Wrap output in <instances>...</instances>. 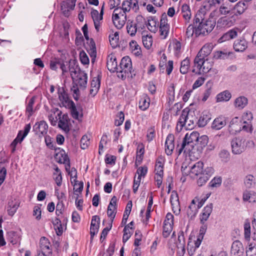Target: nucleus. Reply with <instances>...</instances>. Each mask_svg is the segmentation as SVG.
<instances>
[{
    "label": "nucleus",
    "instance_id": "obj_1",
    "mask_svg": "<svg viewBox=\"0 0 256 256\" xmlns=\"http://www.w3.org/2000/svg\"><path fill=\"white\" fill-rule=\"evenodd\" d=\"M58 96L59 106L60 107L62 106L70 109L74 118L78 120H82L83 114L82 108L80 105L77 104L76 106L74 102L70 99L68 94L63 88H58Z\"/></svg>",
    "mask_w": 256,
    "mask_h": 256
},
{
    "label": "nucleus",
    "instance_id": "obj_2",
    "mask_svg": "<svg viewBox=\"0 0 256 256\" xmlns=\"http://www.w3.org/2000/svg\"><path fill=\"white\" fill-rule=\"evenodd\" d=\"M199 133L197 132H192L190 134L187 133L182 140L180 148L178 150L179 154L183 150L184 152L191 151L194 145L197 144L198 140Z\"/></svg>",
    "mask_w": 256,
    "mask_h": 256
},
{
    "label": "nucleus",
    "instance_id": "obj_3",
    "mask_svg": "<svg viewBox=\"0 0 256 256\" xmlns=\"http://www.w3.org/2000/svg\"><path fill=\"white\" fill-rule=\"evenodd\" d=\"M212 68V64L208 62V58L194 59L192 66V72L197 74L206 73Z\"/></svg>",
    "mask_w": 256,
    "mask_h": 256
},
{
    "label": "nucleus",
    "instance_id": "obj_4",
    "mask_svg": "<svg viewBox=\"0 0 256 256\" xmlns=\"http://www.w3.org/2000/svg\"><path fill=\"white\" fill-rule=\"evenodd\" d=\"M204 164L201 161H198L196 162L188 168L186 166L184 168V166H182V171L184 174L188 175L193 178L198 176L199 175L204 173V170H203Z\"/></svg>",
    "mask_w": 256,
    "mask_h": 256
},
{
    "label": "nucleus",
    "instance_id": "obj_5",
    "mask_svg": "<svg viewBox=\"0 0 256 256\" xmlns=\"http://www.w3.org/2000/svg\"><path fill=\"white\" fill-rule=\"evenodd\" d=\"M118 68V72L121 74L120 76H118V77L120 76L122 78H125L126 76H128L130 74H132L131 59L128 56L124 57L121 60Z\"/></svg>",
    "mask_w": 256,
    "mask_h": 256
},
{
    "label": "nucleus",
    "instance_id": "obj_6",
    "mask_svg": "<svg viewBox=\"0 0 256 256\" xmlns=\"http://www.w3.org/2000/svg\"><path fill=\"white\" fill-rule=\"evenodd\" d=\"M247 142L243 137L233 138L231 142L232 152L234 154H240L244 151Z\"/></svg>",
    "mask_w": 256,
    "mask_h": 256
},
{
    "label": "nucleus",
    "instance_id": "obj_7",
    "mask_svg": "<svg viewBox=\"0 0 256 256\" xmlns=\"http://www.w3.org/2000/svg\"><path fill=\"white\" fill-rule=\"evenodd\" d=\"M56 112H58L57 115L59 120L58 126L66 132H69L70 128L68 122L70 119L68 115L67 114H64L62 116V112L59 110L58 108H54L52 110V112L54 113V114H55Z\"/></svg>",
    "mask_w": 256,
    "mask_h": 256
},
{
    "label": "nucleus",
    "instance_id": "obj_8",
    "mask_svg": "<svg viewBox=\"0 0 256 256\" xmlns=\"http://www.w3.org/2000/svg\"><path fill=\"white\" fill-rule=\"evenodd\" d=\"M214 172V170L212 167H207L204 170V173L199 175V178L197 180V184L200 186L205 184L210 179Z\"/></svg>",
    "mask_w": 256,
    "mask_h": 256
},
{
    "label": "nucleus",
    "instance_id": "obj_9",
    "mask_svg": "<svg viewBox=\"0 0 256 256\" xmlns=\"http://www.w3.org/2000/svg\"><path fill=\"white\" fill-rule=\"evenodd\" d=\"M31 128V126L30 124H27L25 126L24 128V133L22 134V136L20 138V136H17L16 138L10 144V146L11 148V152L14 153L16 152V146L18 144L21 143L24 139L25 138V137L28 135V133L29 132Z\"/></svg>",
    "mask_w": 256,
    "mask_h": 256
},
{
    "label": "nucleus",
    "instance_id": "obj_10",
    "mask_svg": "<svg viewBox=\"0 0 256 256\" xmlns=\"http://www.w3.org/2000/svg\"><path fill=\"white\" fill-rule=\"evenodd\" d=\"M244 248L242 244L239 240H236L232 244L230 253L232 256H243Z\"/></svg>",
    "mask_w": 256,
    "mask_h": 256
},
{
    "label": "nucleus",
    "instance_id": "obj_11",
    "mask_svg": "<svg viewBox=\"0 0 256 256\" xmlns=\"http://www.w3.org/2000/svg\"><path fill=\"white\" fill-rule=\"evenodd\" d=\"M116 202L117 198L116 196H114L111 198L110 202L108 207L107 214L108 217L111 219V222L115 218L116 214Z\"/></svg>",
    "mask_w": 256,
    "mask_h": 256
},
{
    "label": "nucleus",
    "instance_id": "obj_12",
    "mask_svg": "<svg viewBox=\"0 0 256 256\" xmlns=\"http://www.w3.org/2000/svg\"><path fill=\"white\" fill-rule=\"evenodd\" d=\"M76 0H66L63 1L61 4V10L66 16H69V12L72 10L76 5Z\"/></svg>",
    "mask_w": 256,
    "mask_h": 256
},
{
    "label": "nucleus",
    "instance_id": "obj_13",
    "mask_svg": "<svg viewBox=\"0 0 256 256\" xmlns=\"http://www.w3.org/2000/svg\"><path fill=\"white\" fill-rule=\"evenodd\" d=\"M212 49V46L210 44H204L198 52L194 59L199 60L200 58L206 59L211 53Z\"/></svg>",
    "mask_w": 256,
    "mask_h": 256
},
{
    "label": "nucleus",
    "instance_id": "obj_14",
    "mask_svg": "<svg viewBox=\"0 0 256 256\" xmlns=\"http://www.w3.org/2000/svg\"><path fill=\"white\" fill-rule=\"evenodd\" d=\"M170 202L174 212L176 214H178L180 212V206L178 194L176 191L172 192Z\"/></svg>",
    "mask_w": 256,
    "mask_h": 256
},
{
    "label": "nucleus",
    "instance_id": "obj_15",
    "mask_svg": "<svg viewBox=\"0 0 256 256\" xmlns=\"http://www.w3.org/2000/svg\"><path fill=\"white\" fill-rule=\"evenodd\" d=\"M68 70L73 80L76 79L80 72H84L80 70L78 65L76 64L74 60H71L69 62Z\"/></svg>",
    "mask_w": 256,
    "mask_h": 256
},
{
    "label": "nucleus",
    "instance_id": "obj_16",
    "mask_svg": "<svg viewBox=\"0 0 256 256\" xmlns=\"http://www.w3.org/2000/svg\"><path fill=\"white\" fill-rule=\"evenodd\" d=\"M174 134H169L166 137L165 142V152L167 155L172 154L174 148Z\"/></svg>",
    "mask_w": 256,
    "mask_h": 256
},
{
    "label": "nucleus",
    "instance_id": "obj_17",
    "mask_svg": "<svg viewBox=\"0 0 256 256\" xmlns=\"http://www.w3.org/2000/svg\"><path fill=\"white\" fill-rule=\"evenodd\" d=\"M130 9L133 10L134 12L137 11L139 9V7L137 6V2L136 0H124L122 4V10L123 13H126L130 10Z\"/></svg>",
    "mask_w": 256,
    "mask_h": 256
},
{
    "label": "nucleus",
    "instance_id": "obj_18",
    "mask_svg": "<svg viewBox=\"0 0 256 256\" xmlns=\"http://www.w3.org/2000/svg\"><path fill=\"white\" fill-rule=\"evenodd\" d=\"M106 66L108 70L112 72H118V67L116 62V57L112 54L108 56Z\"/></svg>",
    "mask_w": 256,
    "mask_h": 256
},
{
    "label": "nucleus",
    "instance_id": "obj_19",
    "mask_svg": "<svg viewBox=\"0 0 256 256\" xmlns=\"http://www.w3.org/2000/svg\"><path fill=\"white\" fill-rule=\"evenodd\" d=\"M240 122L238 117H234L230 122L228 130L232 134H236L241 130Z\"/></svg>",
    "mask_w": 256,
    "mask_h": 256
},
{
    "label": "nucleus",
    "instance_id": "obj_20",
    "mask_svg": "<svg viewBox=\"0 0 256 256\" xmlns=\"http://www.w3.org/2000/svg\"><path fill=\"white\" fill-rule=\"evenodd\" d=\"M226 124V118L222 116L216 118L212 124V128L216 130H219L224 127Z\"/></svg>",
    "mask_w": 256,
    "mask_h": 256
},
{
    "label": "nucleus",
    "instance_id": "obj_21",
    "mask_svg": "<svg viewBox=\"0 0 256 256\" xmlns=\"http://www.w3.org/2000/svg\"><path fill=\"white\" fill-rule=\"evenodd\" d=\"M248 4L245 1L240 0L238 2L233 8L235 11V14L238 16L242 14L248 8Z\"/></svg>",
    "mask_w": 256,
    "mask_h": 256
},
{
    "label": "nucleus",
    "instance_id": "obj_22",
    "mask_svg": "<svg viewBox=\"0 0 256 256\" xmlns=\"http://www.w3.org/2000/svg\"><path fill=\"white\" fill-rule=\"evenodd\" d=\"M100 75L98 74L96 76L94 77L92 80L90 84V94L94 96L98 92L100 88Z\"/></svg>",
    "mask_w": 256,
    "mask_h": 256
},
{
    "label": "nucleus",
    "instance_id": "obj_23",
    "mask_svg": "<svg viewBox=\"0 0 256 256\" xmlns=\"http://www.w3.org/2000/svg\"><path fill=\"white\" fill-rule=\"evenodd\" d=\"M212 204H210L206 206L200 216V222L204 224L208 218L212 210Z\"/></svg>",
    "mask_w": 256,
    "mask_h": 256
},
{
    "label": "nucleus",
    "instance_id": "obj_24",
    "mask_svg": "<svg viewBox=\"0 0 256 256\" xmlns=\"http://www.w3.org/2000/svg\"><path fill=\"white\" fill-rule=\"evenodd\" d=\"M190 116H192V113L189 112L188 110L186 109L183 110L179 118L178 125H180L182 128L186 126V124L188 123V119Z\"/></svg>",
    "mask_w": 256,
    "mask_h": 256
},
{
    "label": "nucleus",
    "instance_id": "obj_25",
    "mask_svg": "<svg viewBox=\"0 0 256 256\" xmlns=\"http://www.w3.org/2000/svg\"><path fill=\"white\" fill-rule=\"evenodd\" d=\"M248 48V42L244 38L237 40L234 43V48L236 52H244Z\"/></svg>",
    "mask_w": 256,
    "mask_h": 256
},
{
    "label": "nucleus",
    "instance_id": "obj_26",
    "mask_svg": "<svg viewBox=\"0 0 256 256\" xmlns=\"http://www.w3.org/2000/svg\"><path fill=\"white\" fill-rule=\"evenodd\" d=\"M48 126L46 122L44 120L40 121L36 123L34 126V129L36 132H40L42 135L47 133Z\"/></svg>",
    "mask_w": 256,
    "mask_h": 256
},
{
    "label": "nucleus",
    "instance_id": "obj_27",
    "mask_svg": "<svg viewBox=\"0 0 256 256\" xmlns=\"http://www.w3.org/2000/svg\"><path fill=\"white\" fill-rule=\"evenodd\" d=\"M73 80L77 82L80 88H85L87 85V74L84 72H82L80 73V74L76 77V78Z\"/></svg>",
    "mask_w": 256,
    "mask_h": 256
},
{
    "label": "nucleus",
    "instance_id": "obj_28",
    "mask_svg": "<svg viewBox=\"0 0 256 256\" xmlns=\"http://www.w3.org/2000/svg\"><path fill=\"white\" fill-rule=\"evenodd\" d=\"M20 206V202L16 200L8 202V214L9 216H12L16 212Z\"/></svg>",
    "mask_w": 256,
    "mask_h": 256
},
{
    "label": "nucleus",
    "instance_id": "obj_29",
    "mask_svg": "<svg viewBox=\"0 0 256 256\" xmlns=\"http://www.w3.org/2000/svg\"><path fill=\"white\" fill-rule=\"evenodd\" d=\"M164 160L162 156H159L157 158L155 165L154 171L156 175L164 174Z\"/></svg>",
    "mask_w": 256,
    "mask_h": 256
},
{
    "label": "nucleus",
    "instance_id": "obj_30",
    "mask_svg": "<svg viewBox=\"0 0 256 256\" xmlns=\"http://www.w3.org/2000/svg\"><path fill=\"white\" fill-rule=\"evenodd\" d=\"M232 98L231 93L228 90H224L216 96V102H228Z\"/></svg>",
    "mask_w": 256,
    "mask_h": 256
},
{
    "label": "nucleus",
    "instance_id": "obj_31",
    "mask_svg": "<svg viewBox=\"0 0 256 256\" xmlns=\"http://www.w3.org/2000/svg\"><path fill=\"white\" fill-rule=\"evenodd\" d=\"M144 146L142 143H140L138 145L137 150H136V164L138 163L140 164L143 159L144 154Z\"/></svg>",
    "mask_w": 256,
    "mask_h": 256
},
{
    "label": "nucleus",
    "instance_id": "obj_32",
    "mask_svg": "<svg viewBox=\"0 0 256 256\" xmlns=\"http://www.w3.org/2000/svg\"><path fill=\"white\" fill-rule=\"evenodd\" d=\"M210 114L208 112H203L198 122L200 127H204L210 120Z\"/></svg>",
    "mask_w": 256,
    "mask_h": 256
},
{
    "label": "nucleus",
    "instance_id": "obj_33",
    "mask_svg": "<svg viewBox=\"0 0 256 256\" xmlns=\"http://www.w3.org/2000/svg\"><path fill=\"white\" fill-rule=\"evenodd\" d=\"M142 42L144 46L148 50L150 48L152 44V38L150 34H146L144 32H142Z\"/></svg>",
    "mask_w": 256,
    "mask_h": 256
},
{
    "label": "nucleus",
    "instance_id": "obj_34",
    "mask_svg": "<svg viewBox=\"0 0 256 256\" xmlns=\"http://www.w3.org/2000/svg\"><path fill=\"white\" fill-rule=\"evenodd\" d=\"M182 14L184 18L186 23H188L191 18V12L190 6L186 4H184L182 6Z\"/></svg>",
    "mask_w": 256,
    "mask_h": 256
},
{
    "label": "nucleus",
    "instance_id": "obj_35",
    "mask_svg": "<svg viewBox=\"0 0 256 256\" xmlns=\"http://www.w3.org/2000/svg\"><path fill=\"white\" fill-rule=\"evenodd\" d=\"M150 99L146 94H143L139 101V108L142 110H146L150 106Z\"/></svg>",
    "mask_w": 256,
    "mask_h": 256
},
{
    "label": "nucleus",
    "instance_id": "obj_36",
    "mask_svg": "<svg viewBox=\"0 0 256 256\" xmlns=\"http://www.w3.org/2000/svg\"><path fill=\"white\" fill-rule=\"evenodd\" d=\"M248 104V99L244 96L237 98L234 102V106L238 109H242Z\"/></svg>",
    "mask_w": 256,
    "mask_h": 256
},
{
    "label": "nucleus",
    "instance_id": "obj_37",
    "mask_svg": "<svg viewBox=\"0 0 256 256\" xmlns=\"http://www.w3.org/2000/svg\"><path fill=\"white\" fill-rule=\"evenodd\" d=\"M232 24V20L226 16L220 18L217 22V26L220 28L229 27Z\"/></svg>",
    "mask_w": 256,
    "mask_h": 256
},
{
    "label": "nucleus",
    "instance_id": "obj_38",
    "mask_svg": "<svg viewBox=\"0 0 256 256\" xmlns=\"http://www.w3.org/2000/svg\"><path fill=\"white\" fill-rule=\"evenodd\" d=\"M202 22L206 29V32H208V34L212 30L216 24V20L212 18L204 20V21H202Z\"/></svg>",
    "mask_w": 256,
    "mask_h": 256
},
{
    "label": "nucleus",
    "instance_id": "obj_39",
    "mask_svg": "<svg viewBox=\"0 0 256 256\" xmlns=\"http://www.w3.org/2000/svg\"><path fill=\"white\" fill-rule=\"evenodd\" d=\"M130 47L132 54L136 56L142 55V50L140 46L135 40H132L130 42Z\"/></svg>",
    "mask_w": 256,
    "mask_h": 256
},
{
    "label": "nucleus",
    "instance_id": "obj_40",
    "mask_svg": "<svg viewBox=\"0 0 256 256\" xmlns=\"http://www.w3.org/2000/svg\"><path fill=\"white\" fill-rule=\"evenodd\" d=\"M132 202L129 201L126 204V208L123 215L122 220V225H125L126 224L128 217L132 210Z\"/></svg>",
    "mask_w": 256,
    "mask_h": 256
},
{
    "label": "nucleus",
    "instance_id": "obj_41",
    "mask_svg": "<svg viewBox=\"0 0 256 256\" xmlns=\"http://www.w3.org/2000/svg\"><path fill=\"white\" fill-rule=\"evenodd\" d=\"M243 200L250 202H254L256 201V193L254 191L246 192L243 194Z\"/></svg>",
    "mask_w": 256,
    "mask_h": 256
},
{
    "label": "nucleus",
    "instance_id": "obj_42",
    "mask_svg": "<svg viewBox=\"0 0 256 256\" xmlns=\"http://www.w3.org/2000/svg\"><path fill=\"white\" fill-rule=\"evenodd\" d=\"M190 68V60L188 58H186L181 62L180 72L182 74H186Z\"/></svg>",
    "mask_w": 256,
    "mask_h": 256
},
{
    "label": "nucleus",
    "instance_id": "obj_43",
    "mask_svg": "<svg viewBox=\"0 0 256 256\" xmlns=\"http://www.w3.org/2000/svg\"><path fill=\"white\" fill-rule=\"evenodd\" d=\"M53 178L56 185L58 186H60L62 185V176L60 170L58 166H56L54 168V172L53 173Z\"/></svg>",
    "mask_w": 256,
    "mask_h": 256
},
{
    "label": "nucleus",
    "instance_id": "obj_44",
    "mask_svg": "<svg viewBox=\"0 0 256 256\" xmlns=\"http://www.w3.org/2000/svg\"><path fill=\"white\" fill-rule=\"evenodd\" d=\"M8 240L12 244H16L20 241V238L18 234L13 231H10L8 232Z\"/></svg>",
    "mask_w": 256,
    "mask_h": 256
},
{
    "label": "nucleus",
    "instance_id": "obj_45",
    "mask_svg": "<svg viewBox=\"0 0 256 256\" xmlns=\"http://www.w3.org/2000/svg\"><path fill=\"white\" fill-rule=\"evenodd\" d=\"M206 29L201 22V23H200L198 26H196V37L203 36L208 34V32H206Z\"/></svg>",
    "mask_w": 256,
    "mask_h": 256
},
{
    "label": "nucleus",
    "instance_id": "obj_46",
    "mask_svg": "<svg viewBox=\"0 0 256 256\" xmlns=\"http://www.w3.org/2000/svg\"><path fill=\"white\" fill-rule=\"evenodd\" d=\"M88 52L92 58V61L93 62L96 56V50L95 42L92 39L90 40Z\"/></svg>",
    "mask_w": 256,
    "mask_h": 256
},
{
    "label": "nucleus",
    "instance_id": "obj_47",
    "mask_svg": "<svg viewBox=\"0 0 256 256\" xmlns=\"http://www.w3.org/2000/svg\"><path fill=\"white\" fill-rule=\"evenodd\" d=\"M128 33L132 36H134L137 32V28L134 22L128 20L126 24Z\"/></svg>",
    "mask_w": 256,
    "mask_h": 256
},
{
    "label": "nucleus",
    "instance_id": "obj_48",
    "mask_svg": "<svg viewBox=\"0 0 256 256\" xmlns=\"http://www.w3.org/2000/svg\"><path fill=\"white\" fill-rule=\"evenodd\" d=\"M246 256H256V244L255 242H250L246 251Z\"/></svg>",
    "mask_w": 256,
    "mask_h": 256
},
{
    "label": "nucleus",
    "instance_id": "obj_49",
    "mask_svg": "<svg viewBox=\"0 0 256 256\" xmlns=\"http://www.w3.org/2000/svg\"><path fill=\"white\" fill-rule=\"evenodd\" d=\"M172 225L173 224L168 222H164L162 236L164 238H166L170 236L172 230Z\"/></svg>",
    "mask_w": 256,
    "mask_h": 256
},
{
    "label": "nucleus",
    "instance_id": "obj_50",
    "mask_svg": "<svg viewBox=\"0 0 256 256\" xmlns=\"http://www.w3.org/2000/svg\"><path fill=\"white\" fill-rule=\"evenodd\" d=\"M134 24L136 26L137 30L138 28L143 30L146 25V21L142 16H138L136 18V22H134Z\"/></svg>",
    "mask_w": 256,
    "mask_h": 256
},
{
    "label": "nucleus",
    "instance_id": "obj_51",
    "mask_svg": "<svg viewBox=\"0 0 256 256\" xmlns=\"http://www.w3.org/2000/svg\"><path fill=\"white\" fill-rule=\"evenodd\" d=\"M170 47L172 48L174 54L176 56H178L180 54L181 50V43L180 42L176 40H174L170 44L169 48Z\"/></svg>",
    "mask_w": 256,
    "mask_h": 256
},
{
    "label": "nucleus",
    "instance_id": "obj_52",
    "mask_svg": "<svg viewBox=\"0 0 256 256\" xmlns=\"http://www.w3.org/2000/svg\"><path fill=\"white\" fill-rule=\"evenodd\" d=\"M212 83L210 81L208 82L206 84V86L208 87L207 88L204 90V96L202 98V100L203 102H206L209 96L212 94Z\"/></svg>",
    "mask_w": 256,
    "mask_h": 256
},
{
    "label": "nucleus",
    "instance_id": "obj_53",
    "mask_svg": "<svg viewBox=\"0 0 256 256\" xmlns=\"http://www.w3.org/2000/svg\"><path fill=\"white\" fill-rule=\"evenodd\" d=\"M122 16H118L117 14H116L114 17H112L113 22L118 29L121 28L125 24L124 20H120Z\"/></svg>",
    "mask_w": 256,
    "mask_h": 256
},
{
    "label": "nucleus",
    "instance_id": "obj_54",
    "mask_svg": "<svg viewBox=\"0 0 256 256\" xmlns=\"http://www.w3.org/2000/svg\"><path fill=\"white\" fill-rule=\"evenodd\" d=\"M91 16L94 22H100L102 20L103 12L102 10H100V14L97 10H93L91 12Z\"/></svg>",
    "mask_w": 256,
    "mask_h": 256
},
{
    "label": "nucleus",
    "instance_id": "obj_55",
    "mask_svg": "<svg viewBox=\"0 0 256 256\" xmlns=\"http://www.w3.org/2000/svg\"><path fill=\"white\" fill-rule=\"evenodd\" d=\"M110 42L112 46L114 48H116L118 44V34L116 32L114 34L109 36Z\"/></svg>",
    "mask_w": 256,
    "mask_h": 256
},
{
    "label": "nucleus",
    "instance_id": "obj_56",
    "mask_svg": "<svg viewBox=\"0 0 256 256\" xmlns=\"http://www.w3.org/2000/svg\"><path fill=\"white\" fill-rule=\"evenodd\" d=\"M244 184L248 188H252L254 186L255 180L254 176L250 174L247 176L244 179Z\"/></svg>",
    "mask_w": 256,
    "mask_h": 256
},
{
    "label": "nucleus",
    "instance_id": "obj_57",
    "mask_svg": "<svg viewBox=\"0 0 256 256\" xmlns=\"http://www.w3.org/2000/svg\"><path fill=\"white\" fill-rule=\"evenodd\" d=\"M176 247L178 246H185L186 240L184 233L183 232H180L178 235V241L176 243Z\"/></svg>",
    "mask_w": 256,
    "mask_h": 256
},
{
    "label": "nucleus",
    "instance_id": "obj_58",
    "mask_svg": "<svg viewBox=\"0 0 256 256\" xmlns=\"http://www.w3.org/2000/svg\"><path fill=\"white\" fill-rule=\"evenodd\" d=\"M186 34L188 38L193 36L196 37V26L193 24H190L186 29Z\"/></svg>",
    "mask_w": 256,
    "mask_h": 256
},
{
    "label": "nucleus",
    "instance_id": "obj_59",
    "mask_svg": "<svg viewBox=\"0 0 256 256\" xmlns=\"http://www.w3.org/2000/svg\"><path fill=\"white\" fill-rule=\"evenodd\" d=\"M216 3L215 0H205L203 2L202 6L206 10H210Z\"/></svg>",
    "mask_w": 256,
    "mask_h": 256
},
{
    "label": "nucleus",
    "instance_id": "obj_60",
    "mask_svg": "<svg viewBox=\"0 0 256 256\" xmlns=\"http://www.w3.org/2000/svg\"><path fill=\"white\" fill-rule=\"evenodd\" d=\"M244 234L246 240L250 238V224L248 222H246L244 224Z\"/></svg>",
    "mask_w": 256,
    "mask_h": 256
},
{
    "label": "nucleus",
    "instance_id": "obj_61",
    "mask_svg": "<svg viewBox=\"0 0 256 256\" xmlns=\"http://www.w3.org/2000/svg\"><path fill=\"white\" fill-rule=\"evenodd\" d=\"M208 141V138L206 135H202L200 136L198 135V140L197 144H200L201 147L205 146Z\"/></svg>",
    "mask_w": 256,
    "mask_h": 256
},
{
    "label": "nucleus",
    "instance_id": "obj_62",
    "mask_svg": "<svg viewBox=\"0 0 256 256\" xmlns=\"http://www.w3.org/2000/svg\"><path fill=\"white\" fill-rule=\"evenodd\" d=\"M221 178H214L210 182V186L212 188H218L222 184Z\"/></svg>",
    "mask_w": 256,
    "mask_h": 256
},
{
    "label": "nucleus",
    "instance_id": "obj_63",
    "mask_svg": "<svg viewBox=\"0 0 256 256\" xmlns=\"http://www.w3.org/2000/svg\"><path fill=\"white\" fill-rule=\"evenodd\" d=\"M90 144V139L86 136H84L80 140V146L83 150L86 148Z\"/></svg>",
    "mask_w": 256,
    "mask_h": 256
},
{
    "label": "nucleus",
    "instance_id": "obj_64",
    "mask_svg": "<svg viewBox=\"0 0 256 256\" xmlns=\"http://www.w3.org/2000/svg\"><path fill=\"white\" fill-rule=\"evenodd\" d=\"M148 172V168L146 166H140L139 167L136 171V173L138 174V178L144 177Z\"/></svg>",
    "mask_w": 256,
    "mask_h": 256
}]
</instances>
